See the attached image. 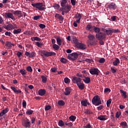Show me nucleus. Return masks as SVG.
I'll return each mask as SVG.
<instances>
[{
	"mask_svg": "<svg viewBox=\"0 0 128 128\" xmlns=\"http://www.w3.org/2000/svg\"><path fill=\"white\" fill-rule=\"evenodd\" d=\"M88 100H85L81 101V104L84 106H88Z\"/></svg>",
	"mask_w": 128,
	"mask_h": 128,
	"instance_id": "nucleus-32",
	"label": "nucleus"
},
{
	"mask_svg": "<svg viewBox=\"0 0 128 128\" xmlns=\"http://www.w3.org/2000/svg\"><path fill=\"white\" fill-rule=\"evenodd\" d=\"M5 36H11L12 32H6L4 34Z\"/></svg>",
	"mask_w": 128,
	"mask_h": 128,
	"instance_id": "nucleus-59",
	"label": "nucleus"
},
{
	"mask_svg": "<svg viewBox=\"0 0 128 128\" xmlns=\"http://www.w3.org/2000/svg\"><path fill=\"white\" fill-rule=\"evenodd\" d=\"M110 70L112 74H116V68H114V67H111Z\"/></svg>",
	"mask_w": 128,
	"mask_h": 128,
	"instance_id": "nucleus-47",
	"label": "nucleus"
},
{
	"mask_svg": "<svg viewBox=\"0 0 128 128\" xmlns=\"http://www.w3.org/2000/svg\"><path fill=\"white\" fill-rule=\"evenodd\" d=\"M62 10H64V12H65V14H68L70 10H72V6L68 4L64 7H62Z\"/></svg>",
	"mask_w": 128,
	"mask_h": 128,
	"instance_id": "nucleus-11",
	"label": "nucleus"
},
{
	"mask_svg": "<svg viewBox=\"0 0 128 128\" xmlns=\"http://www.w3.org/2000/svg\"><path fill=\"white\" fill-rule=\"evenodd\" d=\"M50 70L52 72H56V68H51Z\"/></svg>",
	"mask_w": 128,
	"mask_h": 128,
	"instance_id": "nucleus-64",
	"label": "nucleus"
},
{
	"mask_svg": "<svg viewBox=\"0 0 128 128\" xmlns=\"http://www.w3.org/2000/svg\"><path fill=\"white\" fill-rule=\"evenodd\" d=\"M55 18H58L61 22H64V17L60 14H55Z\"/></svg>",
	"mask_w": 128,
	"mask_h": 128,
	"instance_id": "nucleus-16",
	"label": "nucleus"
},
{
	"mask_svg": "<svg viewBox=\"0 0 128 128\" xmlns=\"http://www.w3.org/2000/svg\"><path fill=\"white\" fill-rule=\"evenodd\" d=\"M36 46H37L38 48H42V46H43V44L42 42H36Z\"/></svg>",
	"mask_w": 128,
	"mask_h": 128,
	"instance_id": "nucleus-46",
	"label": "nucleus"
},
{
	"mask_svg": "<svg viewBox=\"0 0 128 128\" xmlns=\"http://www.w3.org/2000/svg\"><path fill=\"white\" fill-rule=\"evenodd\" d=\"M110 118H111L112 122H115L114 115V112H111L110 113Z\"/></svg>",
	"mask_w": 128,
	"mask_h": 128,
	"instance_id": "nucleus-42",
	"label": "nucleus"
},
{
	"mask_svg": "<svg viewBox=\"0 0 128 128\" xmlns=\"http://www.w3.org/2000/svg\"><path fill=\"white\" fill-rule=\"evenodd\" d=\"M120 92H121V94H122V96L124 98H128V96L126 95V92H124L122 90H120Z\"/></svg>",
	"mask_w": 128,
	"mask_h": 128,
	"instance_id": "nucleus-29",
	"label": "nucleus"
},
{
	"mask_svg": "<svg viewBox=\"0 0 128 128\" xmlns=\"http://www.w3.org/2000/svg\"><path fill=\"white\" fill-rule=\"evenodd\" d=\"M52 107L50 105H46L45 106L44 110H50Z\"/></svg>",
	"mask_w": 128,
	"mask_h": 128,
	"instance_id": "nucleus-49",
	"label": "nucleus"
},
{
	"mask_svg": "<svg viewBox=\"0 0 128 128\" xmlns=\"http://www.w3.org/2000/svg\"><path fill=\"white\" fill-rule=\"evenodd\" d=\"M65 124L66 126H68L69 127H72V123L70 122L69 123H68V122H65Z\"/></svg>",
	"mask_w": 128,
	"mask_h": 128,
	"instance_id": "nucleus-60",
	"label": "nucleus"
},
{
	"mask_svg": "<svg viewBox=\"0 0 128 128\" xmlns=\"http://www.w3.org/2000/svg\"><path fill=\"white\" fill-rule=\"evenodd\" d=\"M78 56H80V54L73 52L68 56V58L70 60H76L78 58Z\"/></svg>",
	"mask_w": 128,
	"mask_h": 128,
	"instance_id": "nucleus-4",
	"label": "nucleus"
},
{
	"mask_svg": "<svg viewBox=\"0 0 128 128\" xmlns=\"http://www.w3.org/2000/svg\"><path fill=\"white\" fill-rule=\"evenodd\" d=\"M89 72L92 76H98L100 70H98V68H91L90 69Z\"/></svg>",
	"mask_w": 128,
	"mask_h": 128,
	"instance_id": "nucleus-6",
	"label": "nucleus"
},
{
	"mask_svg": "<svg viewBox=\"0 0 128 128\" xmlns=\"http://www.w3.org/2000/svg\"><path fill=\"white\" fill-rule=\"evenodd\" d=\"M120 59H118V58H116V60L112 62V64H114L115 66H116L118 64H120Z\"/></svg>",
	"mask_w": 128,
	"mask_h": 128,
	"instance_id": "nucleus-23",
	"label": "nucleus"
},
{
	"mask_svg": "<svg viewBox=\"0 0 128 128\" xmlns=\"http://www.w3.org/2000/svg\"><path fill=\"white\" fill-rule=\"evenodd\" d=\"M42 18V16L38 15V16H34V20H40Z\"/></svg>",
	"mask_w": 128,
	"mask_h": 128,
	"instance_id": "nucleus-48",
	"label": "nucleus"
},
{
	"mask_svg": "<svg viewBox=\"0 0 128 128\" xmlns=\"http://www.w3.org/2000/svg\"><path fill=\"white\" fill-rule=\"evenodd\" d=\"M20 12H21L20 10L14 11L13 12V14H14L15 16H18V14H20Z\"/></svg>",
	"mask_w": 128,
	"mask_h": 128,
	"instance_id": "nucleus-50",
	"label": "nucleus"
},
{
	"mask_svg": "<svg viewBox=\"0 0 128 128\" xmlns=\"http://www.w3.org/2000/svg\"><path fill=\"white\" fill-rule=\"evenodd\" d=\"M52 8H56L57 10H58V8H60V4H55L52 6Z\"/></svg>",
	"mask_w": 128,
	"mask_h": 128,
	"instance_id": "nucleus-51",
	"label": "nucleus"
},
{
	"mask_svg": "<svg viewBox=\"0 0 128 128\" xmlns=\"http://www.w3.org/2000/svg\"><path fill=\"white\" fill-rule=\"evenodd\" d=\"M72 80L74 84H76L77 86L80 84V82H82V78L76 76L72 77Z\"/></svg>",
	"mask_w": 128,
	"mask_h": 128,
	"instance_id": "nucleus-9",
	"label": "nucleus"
},
{
	"mask_svg": "<svg viewBox=\"0 0 128 128\" xmlns=\"http://www.w3.org/2000/svg\"><path fill=\"white\" fill-rule=\"evenodd\" d=\"M20 32H22V29L20 28L14 30L13 31V34H20Z\"/></svg>",
	"mask_w": 128,
	"mask_h": 128,
	"instance_id": "nucleus-31",
	"label": "nucleus"
},
{
	"mask_svg": "<svg viewBox=\"0 0 128 128\" xmlns=\"http://www.w3.org/2000/svg\"><path fill=\"white\" fill-rule=\"evenodd\" d=\"M77 86L80 90H84V84L82 83V82L79 83Z\"/></svg>",
	"mask_w": 128,
	"mask_h": 128,
	"instance_id": "nucleus-26",
	"label": "nucleus"
},
{
	"mask_svg": "<svg viewBox=\"0 0 128 128\" xmlns=\"http://www.w3.org/2000/svg\"><path fill=\"white\" fill-rule=\"evenodd\" d=\"M31 6H32L33 8H37L38 10H46V8L42 6H44V3L42 2L32 4Z\"/></svg>",
	"mask_w": 128,
	"mask_h": 128,
	"instance_id": "nucleus-3",
	"label": "nucleus"
},
{
	"mask_svg": "<svg viewBox=\"0 0 128 128\" xmlns=\"http://www.w3.org/2000/svg\"><path fill=\"white\" fill-rule=\"evenodd\" d=\"M76 116H71L69 118V120H71L72 122H74V120H76Z\"/></svg>",
	"mask_w": 128,
	"mask_h": 128,
	"instance_id": "nucleus-43",
	"label": "nucleus"
},
{
	"mask_svg": "<svg viewBox=\"0 0 128 128\" xmlns=\"http://www.w3.org/2000/svg\"><path fill=\"white\" fill-rule=\"evenodd\" d=\"M38 94L41 96H44L46 94V90L44 89H40L38 90Z\"/></svg>",
	"mask_w": 128,
	"mask_h": 128,
	"instance_id": "nucleus-17",
	"label": "nucleus"
},
{
	"mask_svg": "<svg viewBox=\"0 0 128 128\" xmlns=\"http://www.w3.org/2000/svg\"><path fill=\"white\" fill-rule=\"evenodd\" d=\"M92 104L96 106L102 104V100H100V98L98 96H96L93 98L92 99Z\"/></svg>",
	"mask_w": 128,
	"mask_h": 128,
	"instance_id": "nucleus-2",
	"label": "nucleus"
},
{
	"mask_svg": "<svg viewBox=\"0 0 128 128\" xmlns=\"http://www.w3.org/2000/svg\"><path fill=\"white\" fill-rule=\"evenodd\" d=\"M110 104H112V99H109L106 101V106L108 108H110Z\"/></svg>",
	"mask_w": 128,
	"mask_h": 128,
	"instance_id": "nucleus-45",
	"label": "nucleus"
},
{
	"mask_svg": "<svg viewBox=\"0 0 128 128\" xmlns=\"http://www.w3.org/2000/svg\"><path fill=\"white\" fill-rule=\"evenodd\" d=\"M41 78L42 79V82H44V84H46V80H48V78H46V77L44 76H41Z\"/></svg>",
	"mask_w": 128,
	"mask_h": 128,
	"instance_id": "nucleus-34",
	"label": "nucleus"
},
{
	"mask_svg": "<svg viewBox=\"0 0 128 128\" xmlns=\"http://www.w3.org/2000/svg\"><path fill=\"white\" fill-rule=\"evenodd\" d=\"M22 125L25 128H30V122L28 119H27L26 120H24L22 122Z\"/></svg>",
	"mask_w": 128,
	"mask_h": 128,
	"instance_id": "nucleus-10",
	"label": "nucleus"
},
{
	"mask_svg": "<svg viewBox=\"0 0 128 128\" xmlns=\"http://www.w3.org/2000/svg\"><path fill=\"white\" fill-rule=\"evenodd\" d=\"M20 72L22 76H26V70L24 69L20 70Z\"/></svg>",
	"mask_w": 128,
	"mask_h": 128,
	"instance_id": "nucleus-40",
	"label": "nucleus"
},
{
	"mask_svg": "<svg viewBox=\"0 0 128 128\" xmlns=\"http://www.w3.org/2000/svg\"><path fill=\"white\" fill-rule=\"evenodd\" d=\"M8 112V108H5L2 110L1 112H0V116H2L4 114H6Z\"/></svg>",
	"mask_w": 128,
	"mask_h": 128,
	"instance_id": "nucleus-21",
	"label": "nucleus"
},
{
	"mask_svg": "<svg viewBox=\"0 0 128 128\" xmlns=\"http://www.w3.org/2000/svg\"><path fill=\"white\" fill-rule=\"evenodd\" d=\"M33 113H34V110H28L26 112V114H28V116H30Z\"/></svg>",
	"mask_w": 128,
	"mask_h": 128,
	"instance_id": "nucleus-36",
	"label": "nucleus"
},
{
	"mask_svg": "<svg viewBox=\"0 0 128 128\" xmlns=\"http://www.w3.org/2000/svg\"><path fill=\"white\" fill-rule=\"evenodd\" d=\"M12 46H14V44H12V42L7 41L6 44V46L8 48H12Z\"/></svg>",
	"mask_w": 128,
	"mask_h": 128,
	"instance_id": "nucleus-24",
	"label": "nucleus"
},
{
	"mask_svg": "<svg viewBox=\"0 0 128 128\" xmlns=\"http://www.w3.org/2000/svg\"><path fill=\"white\" fill-rule=\"evenodd\" d=\"M52 48L55 50H60V46L56 44H53Z\"/></svg>",
	"mask_w": 128,
	"mask_h": 128,
	"instance_id": "nucleus-38",
	"label": "nucleus"
},
{
	"mask_svg": "<svg viewBox=\"0 0 128 128\" xmlns=\"http://www.w3.org/2000/svg\"><path fill=\"white\" fill-rule=\"evenodd\" d=\"M41 56H46V58H48V56H52L56 55V54L54 52H46L44 50H41L40 51Z\"/></svg>",
	"mask_w": 128,
	"mask_h": 128,
	"instance_id": "nucleus-1",
	"label": "nucleus"
},
{
	"mask_svg": "<svg viewBox=\"0 0 128 128\" xmlns=\"http://www.w3.org/2000/svg\"><path fill=\"white\" fill-rule=\"evenodd\" d=\"M70 88H65V92H64V94H65V96H68V94H70Z\"/></svg>",
	"mask_w": 128,
	"mask_h": 128,
	"instance_id": "nucleus-20",
	"label": "nucleus"
},
{
	"mask_svg": "<svg viewBox=\"0 0 128 128\" xmlns=\"http://www.w3.org/2000/svg\"><path fill=\"white\" fill-rule=\"evenodd\" d=\"M66 2H68V1H66V0H62V1L60 2V6L62 8L68 5V4H66Z\"/></svg>",
	"mask_w": 128,
	"mask_h": 128,
	"instance_id": "nucleus-22",
	"label": "nucleus"
},
{
	"mask_svg": "<svg viewBox=\"0 0 128 128\" xmlns=\"http://www.w3.org/2000/svg\"><path fill=\"white\" fill-rule=\"evenodd\" d=\"M60 62L62 64H66L68 62V60L62 58L60 59Z\"/></svg>",
	"mask_w": 128,
	"mask_h": 128,
	"instance_id": "nucleus-41",
	"label": "nucleus"
},
{
	"mask_svg": "<svg viewBox=\"0 0 128 128\" xmlns=\"http://www.w3.org/2000/svg\"><path fill=\"white\" fill-rule=\"evenodd\" d=\"M4 16L6 18H11V20H12L14 21L16 20V18H14V14H12V12H8L4 13Z\"/></svg>",
	"mask_w": 128,
	"mask_h": 128,
	"instance_id": "nucleus-7",
	"label": "nucleus"
},
{
	"mask_svg": "<svg viewBox=\"0 0 128 128\" xmlns=\"http://www.w3.org/2000/svg\"><path fill=\"white\" fill-rule=\"evenodd\" d=\"M26 70H28L29 72H32V66H28L26 68Z\"/></svg>",
	"mask_w": 128,
	"mask_h": 128,
	"instance_id": "nucleus-44",
	"label": "nucleus"
},
{
	"mask_svg": "<svg viewBox=\"0 0 128 128\" xmlns=\"http://www.w3.org/2000/svg\"><path fill=\"white\" fill-rule=\"evenodd\" d=\"M64 82H65V84H68V83H70V78H64Z\"/></svg>",
	"mask_w": 128,
	"mask_h": 128,
	"instance_id": "nucleus-56",
	"label": "nucleus"
},
{
	"mask_svg": "<svg viewBox=\"0 0 128 128\" xmlns=\"http://www.w3.org/2000/svg\"><path fill=\"white\" fill-rule=\"evenodd\" d=\"M93 30L94 32L97 34H100V29L98 27H94L93 28Z\"/></svg>",
	"mask_w": 128,
	"mask_h": 128,
	"instance_id": "nucleus-35",
	"label": "nucleus"
},
{
	"mask_svg": "<svg viewBox=\"0 0 128 128\" xmlns=\"http://www.w3.org/2000/svg\"><path fill=\"white\" fill-rule=\"evenodd\" d=\"M39 27L40 28H46V25L44 24H40Z\"/></svg>",
	"mask_w": 128,
	"mask_h": 128,
	"instance_id": "nucleus-62",
	"label": "nucleus"
},
{
	"mask_svg": "<svg viewBox=\"0 0 128 128\" xmlns=\"http://www.w3.org/2000/svg\"><path fill=\"white\" fill-rule=\"evenodd\" d=\"M10 88H11V90H13V92L15 94H16V91H17L18 90H16V87H14L12 86H11Z\"/></svg>",
	"mask_w": 128,
	"mask_h": 128,
	"instance_id": "nucleus-55",
	"label": "nucleus"
},
{
	"mask_svg": "<svg viewBox=\"0 0 128 128\" xmlns=\"http://www.w3.org/2000/svg\"><path fill=\"white\" fill-rule=\"evenodd\" d=\"M108 8L109 10H116V4L114 2H112L110 4L108 5Z\"/></svg>",
	"mask_w": 128,
	"mask_h": 128,
	"instance_id": "nucleus-14",
	"label": "nucleus"
},
{
	"mask_svg": "<svg viewBox=\"0 0 128 128\" xmlns=\"http://www.w3.org/2000/svg\"><path fill=\"white\" fill-rule=\"evenodd\" d=\"M88 38L90 40H94L95 38L94 36L92 34H90L89 35H88Z\"/></svg>",
	"mask_w": 128,
	"mask_h": 128,
	"instance_id": "nucleus-33",
	"label": "nucleus"
},
{
	"mask_svg": "<svg viewBox=\"0 0 128 128\" xmlns=\"http://www.w3.org/2000/svg\"><path fill=\"white\" fill-rule=\"evenodd\" d=\"M76 46L80 50H86V46L84 44H82V42L78 43Z\"/></svg>",
	"mask_w": 128,
	"mask_h": 128,
	"instance_id": "nucleus-13",
	"label": "nucleus"
},
{
	"mask_svg": "<svg viewBox=\"0 0 128 128\" xmlns=\"http://www.w3.org/2000/svg\"><path fill=\"white\" fill-rule=\"evenodd\" d=\"M120 126H128V124H126V122H121Z\"/></svg>",
	"mask_w": 128,
	"mask_h": 128,
	"instance_id": "nucleus-58",
	"label": "nucleus"
},
{
	"mask_svg": "<svg viewBox=\"0 0 128 128\" xmlns=\"http://www.w3.org/2000/svg\"><path fill=\"white\" fill-rule=\"evenodd\" d=\"M104 32L106 33L107 36H110V34H112L114 32V29H110L105 30Z\"/></svg>",
	"mask_w": 128,
	"mask_h": 128,
	"instance_id": "nucleus-19",
	"label": "nucleus"
},
{
	"mask_svg": "<svg viewBox=\"0 0 128 128\" xmlns=\"http://www.w3.org/2000/svg\"><path fill=\"white\" fill-rule=\"evenodd\" d=\"M58 106H64V104H66V103L64 102L62 100H60L58 102Z\"/></svg>",
	"mask_w": 128,
	"mask_h": 128,
	"instance_id": "nucleus-37",
	"label": "nucleus"
},
{
	"mask_svg": "<svg viewBox=\"0 0 128 128\" xmlns=\"http://www.w3.org/2000/svg\"><path fill=\"white\" fill-rule=\"evenodd\" d=\"M104 92H110V89L108 88H106L104 90Z\"/></svg>",
	"mask_w": 128,
	"mask_h": 128,
	"instance_id": "nucleus-63",
	"label": "nucleus"
},
{
	"mask_svg": "<svg viewBox=\"0 0 128 128\" xmlns=\"http://www.w3.org/2000/svg\"><path fill=\"white\" fill-rule=\"evenodd\" d=\"M72 42L74 44H75L76 46H77L78 44L80 42H78V40L76 39V37L73 36L72 38Z\"/></svg>",
	"mask_w": 128,
	"mask_h": 128,
	"instance_id": "nucleus-28",
	"label": "nucleus"
},
{
	"mask_svg": "<svg viewBox=\"0 0 128 128\" xmlns=\"http://www.w3.org/2000/svg\"><path fill=\"white\" fill-rule=\"evenodd\" d=\"M56 42L58 46H62V40L60 37L56 38Z\"/></svg>",
	"mask_w": 128,
	"mask_h": 128,
	"instance_id": "nucleus-39",
	"label": "nucleus"
},
{
	"mask_svg": "<svg viewBox=\"0 0 128 128\" xmlns=\"http://www.w3.org/2000/svg\"><path fill=\"white\" fill-rule=\"evenodd\" d=\"M64 124H66L62 120H60L58 122V126H64Z\"/></svg>",
	"mask_w": 128,
	"mask_h": 128,
	"instance_id": "nucleus-27",
	"label": "nucleus"
},
{
	"mask_svg": "<svg viewBox=\"0 0 128 128\" xmlns=\"http://www.w3.org/2000/svg\"><path fill=\"white\" fill-rule=\"evenodd\" d=\"M106 62V59H104V58H101L98 60V62L100 64H104V62Z\"/></svg>",
	"mask_w": 128,
	"mask_h": 128,
	"instance_id": "nucleus-52",
	"label": "nucleus"
},
{
	"mask_svg": "<svg viewBox=\"0 0 128 128\" xmlns=\"http://www.w3.org/2000/svg\"><path fill=\"white\" fill-rule=\"evenodd\" d=\"M5 30H14V28H16V24H9L8 25H5L4 26H3Z\"/></svg>",
	"mask_w": 128,
	"mask_h": 128,
	"instance_id": "nucleus-5",
	"label": "nucleus"
},
{
	"mask_svg": "<svg viewBox=\"0 0 128 128\" xmlns=\"http://www.w3.org/2000/svg\"><path fill=\"white\" fill-rule=\"evenodd\" d=\"M106 116L104 115V116H100L98 117V120H108V118Z\"/></svg>",
	"mask_w": 128,
	"mask_h": 128,
	"instance_id": "nucleus-15",
	"label": "nucleus"
},
{
	"mask_svg": "<svg viewBox=\"0 0 128 128\" xmlns=\"http://www.w3.org/2000/svg\"><path fill=\"white\" fill-rule=\"evenodd\" d=\"M92 28V25L88 24L86 27V30H90Z\"/></svg>",
	"mask_w": 128,
	"mask_h": 128,
	"instance_id": "nucleus-54",
	"label": "nucleus"
},
{
	"mask_svg": "<svg viewBox=\"0 0 128 128\" xmlns=\"http://www.w3.org/2000/svg\"><path fill=\"white\" fill-rule=\"evenodd\" d=\"M31 40H32V42H34V40L40 42V40H42V39L38 37H32L31 38Z\"/></svg>",
	"mask_w": 128,
	"mask_h": 128,
	"instance_id": "nucleus-30",
	"label": "nucleus"
},
{
	"mask_svg": "<svg viewBox=\"0 0 128 128\" xmlns=\"http://www.w3.org/2000/svg\"><path fill=\"white\" fill-rule=\"evenodd\" d=\"M96 38H98V40H102L104 38H106V35L100 32L97 34H96Z\"/></svg>",
	"mask_w": 128,
	"mask_h": 128,
	"instance_id": "nucleus-8",
	"label": "nucleus"
},
{
	"mask_svg": "<svg viewBox=\"0 0 128 128\" xmlns=\"http://www.w3.org/2000/svg\"><path fill=\"white\" fill-rule=\"evenodd\" d=\"M34 54H36V52H32L30 53L28 52H25V56H26L31 58H34Z\"/></svg>",
	"mask_w": 128,
	"mask_h": 128,
	"instance_id": "nucleus-12",
	"label": "nucleus"
},
{
	"mask_svg": "<svg viewBox=\"0 0 128 128\" xmlns=\"http://www.w3.org/2000/svg\"><path fill=\"white\" fill-rule=\"evenodd\" d=\"M85 62H86L90 63V62H94V60H92V59L87 58V59L85 60Z\"/></svg>",
	"mask_w": 128,
	"mask_h": 128,
	"instance_id": "nucleus-61",
	"label": "nucleus"
},
{
	"mask_svg": "<svg viewBox=\"0 0 128 128\" xmlns=\"http://www.w3.org/2000/svg\"><path fill=\"white\" fill-rule=\"evenodd\" d=\"M83 82L85 84H90V77H86L84 79H83Z\"/></svg>",
	"mask_w": 128,
	"mask_h": 128,
	"instance_id": "nucleus-25",
	"label": "nucleus"
},
{
	"mask_svg": "<svg viewBox=\"0 0 128 128\" xmlns=\"http://www.w3.org/2000/svg\"><path fill=\"white\" fill-rule=\"evenodd\" d=\"M26 34L28 36H32V34H34V32L32 30H27L26 31Z\"/></svg>",
	"mask_w": 128,
	"mask_h": 128,
	"instance_id": "nucleus-57",
	"label": "nucleus"
},
{
	"mask_svg": "<svg viewBox=\"0 0 128 128\" xmlns=\"http://www.w3.org/2000/svg\"><path fill=\"white\" fill-rule=\"evenodd\" d=\"M78 14V16H76L75 18H78L76 20V22H78V24H80V20L82 19V14L79 13Z\"/></svg>",
	"mask_w": 128,
	"mask_h": 128,
	"instance_id": "nucleus-18",
	"label": "nucleus"
},
{
	"mask_svg": "<svg viewBox=\"0 0 128 128\" xmlns=\"http://www.w3.org/2000/svg\"><path fill=\"white\" fill-rule=\"evenodd\" d=\"M120 114H122V112H117L116 115V118H118L120 116Z\"/></svg>",
	"mask_w": 128,
	"mask_h": 128,
	"instance_id": "nucleus-53",
	"label": "nucleus"
}]
</instances>
